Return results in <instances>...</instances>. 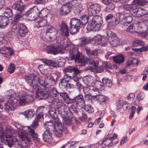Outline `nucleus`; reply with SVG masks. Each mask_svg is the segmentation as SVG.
I'll list each match as a JSON object with an SVG mask.
<instances>
[{
    "mask_svg": "<svg viewBox=\"0 0 148 148\" xmlns=\"http://www.w3.org/2000/svg\"><path fill=\"white\" fill-rule=\"evenodd\" d=\"M87 54L89 56H91L92 59L90 58H86V60H85L84 56L82 54L79 52L77 49L74 47H72V49H70L69 52V56L71 60H74L75 62L80 63L82 65L85 64V62L90 64L97 67L99 64L98 61L94 60L93 58H96L97 57V51H91L90 49H86Z\"/></svg>",
    "mask_w": 148,
    "mask_h": 148,
    "instance_id": "f257e3e1",
    "label": "nucleus"
},
{
    "mask_svg": "<svg viewBox=\"0 0 148 148\" xmlns=\"http://www.w3.org/2000/svg\"><path fill=\"white\" fill-rule=\"evenodd\" d=\"M25 7V5L21 0L16 1L12 5V8L16 10L15 14L13 17L15 24H17L18 21L23 18V16L24 15L30 17L33 16L34 17V15L36 9V7H34L30 8L24 13Z\"/></svg>",
    "mask_w": 148,
    "mask_h": 148,
    "instance_id": "f03ea898",
    "label": "nucleus"
},
{
    "mask_svg": "<svg viewBox=\"0 0 148 148\" xmlns=\"http://www.w3.org/2000/svg\"><path fill=\"white\" fill-rule=\"evenodd\" d=\"M59 95L63 98L66 103H75L76 105L80 108H82L84 106V101L83 99V96L81 94H79L73 97H69L65 92L60 93Z\"/></svg>",
    "mask_w": 148,
    "mask_h": 148,
    "instance_id": "7ed1b4c3",
    "label": "nucleus"
},
{
    "mask_svg": "<svg viewBox=\"0 0 148 148\" xmlns=\"http://www.w3.org/2000/svg\"><path fill=\"white\" fill-rule=\"evenodd\" d=\"M56 122L54 123V125H47L49 122H46L45 124L47 125V128L48 130L51 132H53L55 135L57 137L60 138L62 137V133L63 131H64L65 133L68 132L66 127L64 126L60 121H56Z\"/></svg>",
    "mask_w": 148,
    "mask_h": 148,
    "instance_id": "20e7f679",
    "label": "nucleus"
},
{
    "mask_svg": "<svg viewBox=\"0 0 148 148\" xmlns=\"http://www.w3.org/2000/svg\"><path fill=\"white\" fill-rule=\"evenodd\" d=\"M103 23L102 18L99 15H95L90 24L87 28L88 31H98L100 30Z\"/></svg>",
    "mask_w": 148,
    "mask_h": 148,
    "instance_id": "39448f33",
    "label": "nucleus"
},
{
    "mask_svg": "<svg viewBox=\"0 0 148 148\" xmlns=\"http://www.w3.org/2000/svg\"><path fill=\"white\" fill-rule=\"evenodd\" d=\"M9 94L8 95L10 97L8 99L5 104L6 108L8 110H12L14 109V105L17 101L16 97V93L12 90H10L8 91Z\"/></svg>",
    "mask_w": 148,
    "mask_h": 148,
    "instance_id": "423d86ee",
    "label": "nucleus"
},
{
    "mask_svg": "<svg viewBox=\"0 0 148 148\" xmlns=\"http://www.w3.org/2000/svg\"><path fill=\"white\" fill-rule=\"evenodd\" d=\"M63 71L65 73L66 72L72 73L73 79L75 82H77L78 79L81 78L79 71L75 68L70 66L64 68L63 69Z\"/></svg>",
    "mask_w": 148,
    "mask_h": 148,
    "instance_id": "0eeeda50",
    "label": "nucleus"
},
{
    "mask_svg": "<svg viewBox=\"0 0 148 148\" xmlns=\"http://www.w3.org/2000/svg\"><path fill=\"white\" fill-rule=\"evenodd\" d=\"M72 5L70 2L64 3L61 7L60 10V15H66L69 14L71 11Z\"/></svg>",
    "mask_w": 148,
    "mask_h": 148,
    "instance_id": "6e6552de",
    "label": "nucleus"
},
{
    "mask_svg": "<svg viewBox=\"0 0 148 148\" xmlns=\"http://www.w3.org/2000/svg\"><path fill=\"white\" fill-rule=\"evenodd\" d=\"M50 91L48 88L41 89L38 90L36 94V97L40 99H45L50 95Z\"/></svg>",
    "mask_w": 148,
    "mask_h": 148,
    "instance_id": "1a4fd4ad",
    "label": "nucleus"
},
{
    "mask_svg": "<svg viewBox=\"0 0 148 148\" xmlns=\"http://www.w3.org/2000/svg\"><path fill=\"white\" fill-rule=\"evenodd\" d=\"M25 81L29 83L34 89H36L38 88V83L36 81V78L34 75L30 74L29 75H27L25 77Z\"/></svg>",
    "mask_w": 148,
    "mask_h": 148,
    "instance_id": "9d476101",
    "label": "nucleus"
},
{
    "mask_svg": "<svg viewBox=\"0 0 148 148\" xmlns=\"http://www.w3.org/2000/svg\"><path fill=\"white\" fill-rule=\"evenodd\" d=\"M34 98L32 95H24L23 94L19 98V103L21 105L24 106L32 102Z\"/></svg>",
    "mask_w": 148,
    "mask_h": 148,
    "instance_id": "9b49d317",
    "label": "nucleus"
},
{
    "mask_svg": "<svg viewBox=\"0 0 148 148\" xmlns=\"http://www.w3.org/2000/svg\"><path fill=\"white\" fill-rule=\"evenodd\" d=\"M100 7L98 4H91L88 9V15L90 16L95 15L101 11Z\"/></svg>",
    "mask_w": 148,
    "mask_h": 148,
    "instance_id": "f8f14e48",
    "label": "nucleus"
},
{
    "mask_svg": "<svg viewBox=\"0 0 148 148\" xmlns=\"http://www.w3.org/2000/svg\"><path fill=\"white\" fill-rule=\"evenodd\" d=\"M49 115L48 117L50 118H51L52 120L49 121L50 122H52L53 123L56 122V121H60L58 117V116L56 112V109L54 108L51 107L49 108L48 111Z\"/></svg>",
    "mask_w": 148,
    "mask_h": 148,
    "instance_id": "ddd939ff",
    "label": "nucleus"
},
{
    "mask_svg": "<svg viewBox=\"0 0 148 148\" xmlns=\"http://www.w3.org/2000/svg\"><path fill=\"white\" fill-rule=\"evenodd\" d=\"M47 52L50 54L56 55L61 52V48L59 46L51 45L47 46Z\"/></svg>",
    "mask_w": 148,
    "mask_h": 148,
    "instance_id": "4468645a",
    "label": "nucleus"
},
{
    "mask_svg": "<svg viewBox=\"0 0 148 148\" xmlns=\"http://www.w3.org/2000/svg\"><path fill=\"white\" fill-rule=\"evenodd\" d=\"M46 34L47 36L50 39H54L56 38L57 32L56 29L51 26L47 28Z\"/></svg>",
    "mask_w": 148,
    "mask_h": 148,
    "instance_id": "2eb2a0df",
    "label": "nucleus"
},
{
    "mask_svg": "<svg viewBox=\"0 0 148 148\" xmlns=\"http://www.w3.org/2000/svg\"><path fill=\"white\" fill-rule=\"evenodd\" d=\"M18 31L20 36H25L27 33L28 30L27 27L23 24L20 23L18 24Z\"/></svg>",
    "mask_w": 148,
    "mask_h": 148,
    "instance_id": "dca6fc26",
    "label": "nucleus"
},
{
    "mask_svg": "<svg viewBox=\"0 0 148 148\" xmlns=\"http://www.w3.org/2000/svg\"><path fill=\"white\" fill-rule=\"evenodd\" d=\"M43 11H41L40 12H39L38 14H40V15L41 14V16H42L44 18H40V19L36 22L37 27L38 28L40 27H45L47 23V21L45 19V17H47V15H45V16L42 15V13Z\"/></svg>",
    "mask_w": 148,
    "mask_h": 148,
    "instance_id": "f3484780",
    "label": "nucleus"
},
{
    "mask_svg": "<svg viewBox=\"0 0 148 148\" xmlns=\"http://www.w3.org/2000/svg\"><path fill=\"white\" fill-rule=\"evenodd\" d=\"M59 29L61 34L63 36L67 37L69 35L68 28L64 22L62 21L59 25Z\"/></svg>",
    "mask_w": 148,
    "mask_h": 148,
    "instance_id": "a211bd4d",
    "label": "nucleus"
},
{
    "mask_svg": "<svg viewBox=\"0 0 148 148\" xmlns=\"http://www.w3.org/2000/svg\"><path fill=\"white\" fill-rule=\"evenodd\" d=\"M19 137L22 141L23 145H25V146H28L30 143L31 140L25 133H21L19 134Z\"/></svg>",
    "mask_w": 148,
    "mask_h": 148,
    "instance_id": "6ab92c4d",
    "label": "nucleus"
},
{
    "mask_svg": "<svg viewBox=\"0 0 148 148\" xmlns=\"http://www.w3.org/2000/svg\"><path fill=\"white\" fill-rule=\"evenodd\" d=\"M108 41L110 45L113 47H116L120 44V39L117 37H109Z\"/></svg>",
    "mask_w": 148,
    "mask_h": 148,
    "instance_id": "aec40b11",
    "label": "nucleus"
},
{
    "mask_svg": "<svg viewBox=\"0 0 148 148\" xmlns=\"http://www.w3.org/2000/svg\"><path fill=\"white\" fill-rule=\"evenodd\" d=\"M9 23V18L7 16L0 15V28L5 27Z\"/></svg>",
    "mask_w": 148,
    "mask_h": 148,
    "instance_id": "412c9836",
    "label": "nucleus"
},
{
    "mask_svg": "<svg viewBox=\"0 0 148 148\" xmlns=\"http://www.w3.org/2000/svg\"><path fill=\"white\" fill-rule=\"evenodd\" d=\"M43 139L45 142L49 143L52 140V134L51 131L48 130L47 128L46 130L42 135Z\"/></svg>",
    "mask_w": 148,
    "mask_h": 148,
    "instance_id": "4be33fe9",
    "label": "nucleus"
},
{
    "mask_svg": "<svg viewBox=\"0 0 148 148\" xmlns=\"http://www.w3.org/2000/svg\"><path fill=\"white\" fill-rule=\"evenodd\" d=\"M80 46L81 47H83L89 43H92L93 40L89 37L84 36L80 38Z\"/></svg>",
    "mask_w": 148,
    "mask_h": 148,
    "instance_id": "5701e85b",
    "label": "nucleus"
},
{
    "mask_svg": "<svg viewBox=\"0 0 148 148\" xmlns=\"http://www.w3.org/2000/svg\"><path fill=\"white\" fill-rule=\"evenodd\" d=\"M5 137V140L6 141L8 146L10 147H12L13 145V142L12 138H11L10 136L8 138H7V136H5V133L4 131L0 132V137L2 139H4Z\"/></svg>",
    "mask_w": 148,
    "mask_h": 148,
    "instance_id": "b1692460",
    "label": "nucleus"
},
{
    "mask_svg": "<svg viewBox=\"0 0 148 148\" xmlns=\"http://www.w3.org/2000/svg\"><path fill=\"white\" fill-rule=\"evenodd\" d=\"M27 134L30 136L34 140L37 141H39L40 139L38 137V134L35 132V131L33 129L29 128L27 132Z\"/></svg>",
    "mask_w": 148,
    "mask_h": 148,
    "instance_id": "393cba45",
    "label": "nucleus"
},
{
    "mask_svg": "<svg viewBox=\"0 0 148 148\" xmlns=\"http://www.w3.org/2000/svg\"><path fill=\"white\" fill-rule=\"evenodd\" d=\"M46 85L49 86H53L56 84V82L53 77L50 75H46L45 77Z\"/></svg>",
    "mask_w": 148,
    "mask_h": 148,
    "instance_id": "a878e982",
    "label": "nucleus"
},
{
    "mask_svg": "<svg viewBox=\"0 0 148 148\" xmlns=\"http://www.w3.org/2000/svg\"><path fill=\"white\" fill-rule=\"evenodd\" d=\"M133 12L134 14V16L137 17H141L144 16L147 13V11L141 8L135 9L133 10Z\"/></svg>",
    "mask_w": 148,
    "mask_h": 148,
    "instance_id": "bb28decb",
    "label": "nucleus"
},
{
    "mask_svg": "<svg viewBox=\"0 0 148 148\" xmlns=\"http://www.w3.org/2000/svg\"><path fill=\"white\" fill-rule=\"evenodd\" d=\"M93 99L95 101H97L100 104L105 103L107 100L106 97L101 95L93 96Z\"/></svg>",
    "mask_w": 148,
    "mask_h": 148,
    "instance_id": "cd10ccee",
    "label": "nucleus"
},
{
    "mask_svg": "<svg viewBox=\"0 0 148 148\" xmlns=\"http://www.w3.org/2000/svg\"><path fill=\"white\" fill-rule=\"evenodd\" d=\"M114 61L116 63L120 64L123 63L125 60L123 55H118L113 57Z\"/></svg>",
    "mask_w": 148,
    "mask_h": 148,
    "instance_id": "c85d7f7f",
    "label": "nucleus"
},
{
    "mask_svg": "<svg viewBox=\"0 0 148 148\" xmlns=\"http://www.w3.org/2000/svg\"><path fill=\"white\" fill-rule=\"evenodd\" d=\"M35 114V112L32 109L27 110L24 112L19 113L20 114L24 115L25 117L27 118H32L34 116Z\"/></svg>",
    "mask_w": 148,
    "mask_h": 148,
    "instance_id": "c756f323",
    "label": "nucleus"
},
{
    "mask_svg": "<svg viewBox=\"0 0 148 148\" xmlns=\"http://www.w3.org/2000/svg\"><path fill=\"white\" fill-rule=\"evenodd\" d=\"M42 61L45 64L51 66L55 68L59 66V64L55 62L49 60H47L46 59H41Z\"/></svg>",
    "mask_w": 148,
    "mask_h": 148,
    "instance_id": "7c9ffc66",
    "label": "nucleus"
},
{
    "mask_svg": "<svg viewBox=\"0 0 148 148\" xmlns=\"http://www.w3.org/2000/svg\"><path fill=\"white\" fill-rule=\"evenodd\" d=\"M70 24L73 25H75V26H77L79 28L83 27L81 23L80 20L75 18H73L71 19L70 22Z\"/></svg>",
    "mask_w": 148,
    "mask_h": 148,
    "instance_id": "2f4dec72",
    "label": "nucleus"
},
{
    "mask_svg": "<svg viewBox=\"0 0 148 148\" xmlns=\"http://www.w3.org/2000/svg\"><path fill=\"white\" fill-rule=\"evenodd\" d=\"M83 99L84 101V105L83 107L82 108H80V107H78L77 106H76L77 107L80 109L84 108V109L88 113H92L93 112L94 109L93 107L90 105L87 104L85 105V102L83 96Z\"/></svg>",
    "mask_w": 148,
    "mask_h": 148,
    "instance_id": "473e14b6",
    "label": "nucleus"
},
{
    "mask_svg": "<svg viewBox=\"0 0 148 148\" xmlns=\"http://www.w3.org/2000/svg\"><path fill=\"white\" fill-rule=\"evenodd\" d=\"M75 3L76 5L73 8L74 12L76 14H78L83 10L82 6L81 4V3H78L77 2Z\"/></svg>",
    "mask_w": 148,
    "mask_h": 148,
    "instance_id": "72a5a7b5",
    "label": "nucleus"
},
{
    "mask_svg": "<svg viewBox=\"0 0 148 148\" xmlns=\"http://www.w3.org/2000/svg\"><path fill=\"white\" fill-rule=\"evenodd\" d=\"M93 77L92 76L89 77L86 76L84 78V82L85 84L89 86H93L94 83L93 82Z\"/></svg>",
    "mask_w": 148,
    "mask_h": 148,
    "instance_id": "f704fd0d",
    "label": "nucleus"
},
{
    "mask_svg": "<svg viewBox=\"0 0 148 148\" xmlns=\"http://www.w3.org/2000/svg\"><path fill=\"white\" fill-rule=\"evenodd\" d=\"M2 14L4 16H7L8 17H11L13 16V12L12 10L10 8L5 7L4 8Z\"/></svg>",
    "mask_w": 148,
    "mask_h": 148,
    "instance_id": "c9c22d12",
    "label": "nucleus"
},
{
    "mask_svg": "<svg viewBox=\"0 0 148 148\" xmlns=\"http://www.w3.org/2000/svg\"><path fill=\"white\" fill-rule=\"evenodd\" d=\"M85 70L86 71H89L91 72L97 73H101L103 71V69L101 68H97L96 69L90 66L86 67L85 68Z\"/></svg>",
    "mask_w": 148,
    "mask_h": 148,
    "instance_id": "e433bc0d",
    "label": "nucleus"
},
{
    "mask_svg": "<svg viewBox=\"0 0 148 148\" xmlns=\"http://www.w3.org/2000/svg\"><path fill=\"white\" fill-rule=\"evenodd\" d=\"M72 118V116H69L62 119L63 123L65 125H70L71 122Z\"/></svg>",
    "mask_w": 148,
    "mask_h": 148,
    "instance_id": "4c0bfd02",
    "label": "nucleus"
},
{
    "mask_svg": "<svg viewBox=\"0 0 148 148\" xmlns=\"http://www.w3.org/2000/svg\"><path fill=\"white\" fill-rule=\"evenodd\" d=\"M70 25V33L72 34H74L77 33L79 31V28L75 25Z\"/></svg>",
    "mask_w": 148,
    "mask_h": 148,
    "instance_id": "58836bf2",
    "label": "nucleus"
},
{
    "mask_svg": "<svg viewBox=\"0 0 148 148\" xmlns=\"http://www.w3.org/2000/svg\"><path fill=\"white\" fill-rule=\"evenodd\" d=\"M102 81L103 84L105 85L107 87H110L112 85V81L108 79L103 78L102 79Z\"/></svg>",
    "mask_w": 148,
    "mask_h": 148,
    "instance_id": "ea45409f",
    "label": "nucleus"
},
{
    "mask_svg": "<svg viewBox=\"0 0 148 148\" xmlns=\"http://www.w3.org/2000/svg\"><path fill=\"white\" fill-rule=\"evenodd\" d=\"M94 85H95L96 87L101 90H103L105 88V87L103 84V82H101L98 80L96 81V83Z\"/></svg>",
    "mask_w": 148,
    "mask_h": 148,
    "instance_id": "a19ab883",
    "label": "nucleus"
},
{
    "mask_svg": "<svg viewBox=\"0 0 148 148\" xmlns=\"http://www.w3.org/2000/svg\"><path fill=\"white\" fill-rule=\"evenodd\" d=\"M133 3L135 5H137L141 6L147 3V1L144 0H134Z\"/></svg>",
    "mask_w": 148,
    "mask_h": 148,
    "instance_id": "79ce46f5",
    "label": "nucleus"
},
{
    "mask_svg": "<svg viewBox=\"0 0 148 148\" xmlns=\"http://www.w3.org/2000/svg\"><path fill=\"white\" fill-rule=\"evenodd\" d=\"M95 40L96 42H99V43L102 44L105 43L104 42L105 39L103 38L100 35H97L95 36Z\"/></svg>",
    "mask_w": 148,
    "mask_h": 148,
    "instance_id": "37998d69",
    "label": "nucleus"
},
{
    "mask_svg": "<svg viewBox=\"0 0 148 148\" xmlns=\"http://www.w3.org/2000/svg\"><path fill=\"white\" fill-rule=\"evenodd\" d=\"M114 8V4L111 3L107 5L105 10L106 12H109L113 10Z\"/></svg>",
    "mask_w": 148,
    "mask_h": 148,
    "instance_id": "c03bdc74",
    "label": "nucleus"
},
{
    "mask_svg": "<svg viewBox=\"0 0 148 148\" xmlns=\"http://www.w3.org/2000/svg\"><path fill=\"white\" fill-rule=\"evenodd\" d=\"M56 105L58 110H60V109H64L66 108V104L63 102L58 101L57 102Z\"/></svg>",
    "mask_w": 148,
    "mask_h": 148,
    "instance_id": "a18cd8bd",
    "label": "nucleus"
},
{
    "mask_svg": "<svg viewBox=\"0 0 148 148\" xmlns=\"http://www.w3.org/2000/svg\"><path fill=\"white\" fill-rule=\"evenodd\" d=\"M132 50L137 52H141L143 51H146L148 50V46L143 47L140 48H132Z\"/></svg>",
    "mask_w": 148,
    "mask_h": 148,
    "instance_id": "49530a36",
    "label": "nucleus"
},
{
    "mask_svg": "<svg viewBox=\"0 0 148 148\" xmlns=\"http://www.w3.org/2000/svg\"><path fill=\"white\" fill-rule=\"evenodd\" d=\"M58 114L60 115L62 119L69 116V114L67 113V111H65L64 109H62V111L59 110L58 111Z\"/></svg>",
    "mask_w": 148,
    "mask_h": 148,
    "instance_id": "de8ad7c7",
    "label": "nucleus"
},
{
    "mask_svg": "<svg viewBox=\"0 0 148 148\" xmlns=\"http://www.w3.org/2000/svg\"><path fill=\"white\" fill-rule=\"evenodd\" d=\"M88 20V17L87 16H83L82 17L80 22L83 27L86 24Z\"/></svg>",
    "mask_w": 148,
    "mask_h": 148,
    "instance_id": "09e8293b",
    "label": "nucleus"
},
{
    "mask_svg": "<svg viewBox=\"0 0 148 148\" xmlns=\"http://www.w3.org/2000/svg\"><path fill=\"white\" fill-rule=\"evenodd\" d=\"M15 68V66L14 64L11 63L8 66L7 71L10 73H12L14 72Z\"/></svg>",
    "mask_w": 148,
    "mask_h": 148,
    "instance_id": "8fccbe9b",
    "label": "nucleus"
},
{
    "mask_svg": "<svg viewBox=\"0 0 148 148\" xmlns=\"http://www.w3.org/2000/svg\"><path fill=\"white\" fill-rule=\"evenodd\" d=\"M119 19L115 18V17H113L112 19L110 21V23L112 26H115L119 23Z\"/></svg>",
    "mask_w": 148,
    "mask_h": 148,
    "instance_id": "3c124183",
    "label": "nucleus"
},
{
    "mask_svg": "<svg viewBox=\"0 0 148 148\" xmlns=\"http://www.w3.org/2000/svg\"><path fill=\"white\" fill-rule=\"evenodd\" d=\"M123 21H125L127 24H130L132 20V17L131 16H125L122 18Z\"/></svg>",
    "mask_w": 148,
    "mask_h": 148,
    "instance_id": "603ef678",
    "label": "nucleus"
},
{
    "mask_svg": "<svg viewBox=\"0 0 148 148\" xmlns=\"http://www.w3.org/2000/svg\"><path fill=\"white\" fill-rule=\"evenodd\" d=\"M0 53L4 55V57H8L9 55L7 50V47L1 48L0 49Z\"/></svg>",
    "mask_w": 148,
    "mask_h": 148,
    "instance_id": "864d4df0",
    "label": "nucleus"
},
{
    "mask_svg": "<svg viewBox=\"0 0 148 148\" xmlns=\"http://www.w3.org/2000/svg\"><path fill=\"white\" fill-rule=\"evenodd\" d=\"M72 77L70 75H69L68 74H65L63 77L61 79L64 80V82H69L70 80L72 79Z\"/></svg>",
    "mask_w": 148,
    "mask_h": 148,
    "instance_id": "5fc2aeb1",
    "label": "nucleus"
},
{
    "mask_svg": "<svg viewBox=\"0 0 148 148\" xmlns=\"http://www.w3.org/2000/svg\"><path fill=\"white\" fill-rule=\"evenodd\" d=\"M51 95L54 97H56L58 95H59L60 93L58 92L56 89L54 88H51L50 91Z\"/></svg>",
    "mask_w": 148,
    "mask_h": 148,
    "instance_id": "6e6d98bb",
    "label": "nucleus"
},
{
    "mask_svg": "<svg viewBox=\"0 0 148 148\" xmlns=\"http://www.w3.org/2000/svg\"><path fill=\"white\" fill-rule=\"evenodd\" d=\"M55 97L53 96H51L50 95L46 99L48 102L49 103H53L56 101V99L55 98Z\"/></svg>",
    "mask_w": 148,
    "mask_h": 148,
    "instance_id": "4d7b16f0",
    "label": "nucleus"
},
{
    "mask_svg": "<svg viewBox=\"0 0 148 148\" xmlns=\"http://www.w3.org/2000/svg\"><path fill=\"white\" fill-rule=\"evenodd\" d=\"M36 81H37L38 83H39V84H40V85H42L44 86H46V81L45 80H45L41 79H40L39 78H37V79L36 80ZM38 89V88H37L36 89Z\"/></svg>",
    "mask_w": 148,
    "mask_h": 148,
    "instance_id": "13d9d810",
    "label": "nucleus"
},
{
    "mask_svg": "<svg viewBox=\"0 0 148 148\" xmlns=\"http://www.w3.org/2000/svg\"><path fill=\"white\" fill-rule=\"evenodd\" d=\"M66 82H64L62 79H60V82L59 83V86L61 88L64 89L66 87Z\"/></svg>",
    "mask_w": 148,
    "mask_h": 148,
    "instance_id": "bf43d9fd",
    "label": "nucleus"
},
{
    "mask_svg": "<svg viewBox=\"0 0 148 148\" xmlns=\"http://www.w3.org/2000/svg\"><path fill=\"white\" fill-rule=\"evenodd\" d=\"M134 5H125L124 6V9L127 11H131L133 10V11L135 9H134V7H133Z\"/></svg>",
    "mask_w": 148,
    "mask_h": 148,
    "instance_id": "052dcab7",
    "label": "nucleus"
},
{
    "mask_svg": "<svg viewBox=\"0 0 148 148\" xmlns=\"http://www.w3.org/2000/svg\"><path fill=\"white\" fill-rule=\"evenodd\" d=\"M102 66L105 68H108L110 69H112V66L111 65L110 63L107 62H104L102 64Z\"/></svg>",
    "mask_w": 148,
    "mask_h": 148,
    "instance_id": "680f3d73",
    "label": "nucleus"
},
{
    "mask_svg": "<svg viewBox=\"0 0 148 148\" xmlns=\"http://www.w3.org/2000/svg\"><path fill=\"white\" fill-rule=\"evenodd\" d=\"M147 32H138V36L141 38H145L147 36Z\"/></svg>",
    "mask_w": 148,
    "mask_h": 148,
    "instance_id": "e2e57ef3",
    "label": "nucleus"
},
{
    "mask_svg": "<svg viewBox=\"0 0 148 148\" xmlns=\"http://www.w3.org/2000/svg\"><path fill=\"white\" fill-rule=\"evenodd\" d=\"M48 0H36L34 3L36 4H44L48 1Z\"/></svg>",
    "mask_w": 148,
    "mask_h": 148,
    "instance_id": "0e129e2a",
    "label": "nucleus"
},
{
    "mask_svg": "<svg viewBox=\"0 0 148 148\" xmlns=\"http://www.w3.org/2000/svg\"><path fill=\"white\" fill-rule=\"evenodd\" d=\"M43 113H36V115L37 116L36 120L38 121L40 119H42L43 118Z\"/></svg>",
    "mask_w": 148,
    "mask_h": 148,
    "instance_id": "69168bd1",
    "label": "nucleus"
},
{
    "mask_svg": "<svg viewBox=\"0 0 148 148\" xmlns=\"http://www.w3.org/2000/svg\"><path fill=\"white\" fill-rule=\"evenodd\" d=\"M45 108V107L43 106H40L39 107L37 108L36 110L37 113H43L44 109Z\"/></svg>",
    "mask_w": 148,
    "mask_h": 148,
    "instance_id": "338daca9",
    "label": "nucleus"
},
{
    "mask_svg": "<svg viewBox=\"0 0 148 148\" xmlns=\"http://www.w3.org/2000/svg\"><path fill=\"white\" fill-rule=\"evenodd\" d=\"M87 118V115L84 112L82 113V116L79 117V119L82 121H85Z\"/></svg>",
    "mask_w": 148,
    "mask_h": 148,
    "instance_id": "774afa93",
    "label": "nucleus"
}]
</instances>
